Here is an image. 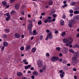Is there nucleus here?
<instances>
[{
  "label": "nucleus",
  "mask_w": 79,
  "mask_h": 79,
  "mask_svg": "<svg viewBox=\"0 0 79 79\" xmlns=\"http://www.w3.org/2000/svg\"><path fill=\"white\" fill-rule=\"evenodd\" d=\"M28 22L30 23L28 24V29L29 31H30V34L31 33V32H32V31L31 30V29L32 28V21L31 20H28Z\"/></svg>",
  "instance_id": "1"
},
{
  "label": "nucleus",
  "mask_w": 79,
  "mask_h": 79,
  "mask_svg": "<svg viewBox=\"0 0 79 79\" xmlns=\"http://www.w3.org/2000/svg\"><path fill=\"white\" fill-rule=\"evenodd\" d=\"M53 35H52V34L51 33H48L47 36L45 40H48V37L50 39H53Z\"/></svg>",
  "instance_id": "2"
},
{
  "label": "nucleus",
  "mask_w": 79,
  "mask_h": 79,
  "mask_svg": "<svg viewBox=\"0 0 79 79\" xmlns=\"http://www.w3.org/2000/svg\"><path fill=\"white\" fill-rule=\"evenodd\" d=\"M51 60L52 61H53V62H55V61L59 60V58L57 56H53L51 57Z\"/></svg>",
  "instance_id": "3"
},
{
  "label": "nucleus",
  "mask_w": 79,
  "mask_h": 79,
  "mask_svg": "<svg viewBox=\"0 0 79 79\" xmlns=\"http://www.w3.org/2000/svg\"><path fill=\"white\" fill-rule=\"evenodd\" d=\"M37 64L39 68H42V62L40 60H38L37 62Z\"/></svg>",
  "instance_id": "4"
},
{
  "label": "nucleus",
  "mask_w": 79,
  "mask_h": 79,
  "mask_svg": "<svg viewBox=\"0 0 79 79\" xmlns=\"http://www.w3.org/2000/svg\"><path fill=\"white\" fill-rule=\"evenodd\" d=\"M79 56V53L78 52H75L74 54L73 58H78Z\"/></svg>",
  "instance_id": "5"
},
{
  "label": "nucleus",
  "mask_w": 79,
  "mask_h": 79,
  "mask_svg": "<svg viewBox=\"0 0 79 79\" xmlns=\"http://www.w3.org/2000/svg\"><path fill=\"white\" fill-rule=\"evenodd\" d=\"M31 47L30 45H28L26 46L25 48V50L26 51H29V50H31Z\"/></svg>",
  "instance_id": "6"
},
{
  "label": "nucleus",
  "mask_w": 79,
  "mask_h": 79,
  "mask_svg": "<svg viewBox=\"0 0 79 79\" xmlns=\"http://www.w3.org/2000/svg\"><path fill=\"white\" fill-rule=\"evenodd\" d=\"M73 19H75L76 21L77 20H79V15H75L73 16Z\"/></svg>",
  "instance_id": "7"
},
{
  "label": "nucleus",
  "mask_w": 79,
  "mask_h": 79,
  "mask_svg": "<svg viewBox=\"0 0 79 79\" xmlns=\"http://www.w3.org/2000/svg\"><path fill=\"white\" fill-rule=\"evenodd\" d=\"M15 37L16 38H17V39H19L21 37L20 36V35H19L18 33H15Z\"/></svg>",
  "instance_id": "8"
},
{
  "label": "nucleus",
  "mask_w": 79,
  "mask_h": 79,
  "mask_svg": "<svg viewBox=\"0 0 79 79\" xmlns=\"http://www.w3.org/2000/svg\"><path fill=\"white\" fill-rule=\"evenodd\" d=\"M4 47H7L8 45V43L7 42H4L3 43Z\"/></svg>",
  "instance_id": "9"
},
{
  "label": "nucleus",
  "mask_w": 79,
  "mask_h": 79,
  "mask_svg": "<svg viewBox=\"0 0 79 79\" xmlns=\"http://www.w3.org/2000/svg\"><path fill=\"white\" fill-rule=\"evenodd\" d=\"M60 24L61 26H63L64 24V22L62 20H61L60 21Z\"/></svg>",
  "instance_id": "10"
},
{
  "label": "nucleus",
  "mask_w": 79,
  "mask_h": 79,
  "mask_svg": "<svg viewBox=\"0 0 79 79\" xmlns=\"http://www.w3.org/2000/svg\"><path fill=\"white\" fill-rule=\"evenodd\" d=\"M52 19H47L44 21V23H47V22H48L49 23H51L52 22Z\"/></svg>",
  "instance_id": "11"
},
{
  "label": "nucleus",
  "mask_w": 79,
  "mask_h": 79,
  "mask_svg": "<svg viewBox=\"0 0 79 79\" xmlns=\"http://www.w3.org/2000/svg\"><path fill=\"white\" fill-rule=\"evenodd\" d=\"M70 22L72 24H74L76 23V20L75 19H73L71 20L70 21Z\"/></svg>",
  "instance_id": "12"
},
{
  "label": "nucleus",
  "mask_w": 79,
  "mask_h": 79,
  "mask_svg": "<svg viewBox=\"0 0 79 79\" xmlns=\"http://www.w3.org/2000/svg\"><path fill=\"white\" fill-rule=\"evenodd\" d=\"M33 73L34 76H38L39 75V73L36 71L33 72Z\"/></svg>",
  "instance_id": "13"
},
{
  "label": "nucleus",
  "mask_w": 79,
  "mask_h": 79,
  "mask_svg": "<svg viewBox=\"0 0 79 79\" xmlns=\"http://www.w3.org/2000/svg\"><path fill=\"white\" fill-rule=\"evenodd\" d=\"M63 41L64 43H65V44H67L68 42H69V41L68 40L66 39H64L63 40Z\"/></svg>",
  "instance_id": "14"
},
{
  "label": "nucleus",
  "mask_w": 79,
  "mask_h": 79,
  "mask_svg": "<svg viewBox=\"0 0 79 79\" xmlns=\"http://www.w3.org/2000/svg\"><path fill=\"white\" fill-rule=\"evenodd\" d=\"M17 74L18 76H19L20 77H21L23 76V73L21 72H18L17 73Z\"/></svg>",
  "instance_id": "15"
},
{
  "label": "nucleus",
  "mask_w": 79,
  "mask_h": 79,
  "mask_svg": "<svg viewBox=\"0 0 79 79\" xmlns=\"http://www.w3.org/2000/svg\"><path fill=\"white\" fill-rule=\"evenodd\" d=\"M76 58L74 57H72V61L74 63H76L77 62Z\"/></svg>",
  "instance_id": "16"
},
{
  "label": "nucleus",
  "mask_w": 79,
  "mask_h": 79,
  "mask_svg": "<svg viewBox=\"0 0 79 79\" xmlns=\"http://www.w3.org/2000/svg\"><path fill=\"white\" fill-rule=\"evenodd\" d=\"M35 51H36V48H34L31 50V52H32L33 53H35Z\"/></svg>",
  "instance_id": "17"
},
{
  "label": "nucleus",
  "mask_w": 79,
  "mask_h": 79,
  "mask_svg": "<svg viewBox=\"0 0 79 79\" xmlns=\"http://www.w3.org/2000/svg\"><path fill=\"white\" fill-rule=\"evenodd\" d=\"M15 8L16 9H19V4H17L15 6Z\"/></svg>",
  "instance_id": "18"
},
{
  "label": "nucleus",
  "mask_w": 79,
  "mask_h": 79,
  "mask_svg": "<svg viewBox=\"0 0 79 79\" xmlns=\"http://www.w3.org/2000/svg\"><path fill=\"white\" fill-rule=\"evenodd\" d=\"M63 74H65V73H64V72H63V73H61L60 74V76L61 78H63V77H64V75Z\"/></svg>",
  "instance_id": "19"
},
{
  "label": "nucleus",
  "mask_w": 79,
  "mask_h": 79,
  "mask_svg": "<svg viewBox=\"0 0 79 79\" xmlns=\"http://www.w3.org/2000/svg\"><path fill=\"white\" fill-rule=\"evenodd\" d=\"M55 11L54 10H52L51 12L50 13L49 15H50V16H51V15H52V14H53V13H54L55 12Z\"/></svg>",
  "instance_id": "20"
},
{
  "label": "nucleus",
  "mask_w": 79,
  "mask_h": 79,
  "mask_svg": "<svg viewBox=\"0 0 79 79\" xmlns=\"http://www.w3.org/2000/svg\"><path fill=\"white\" fill-rule=\"evenodd\" d=\"M71 44H72V42L70 41L69 43L66 44H65V45L66 46H69V45H71Z\"/></svg>",
  "instance_id": "21"
},
{
  "label": "nucleus",
  "mask_w": 79,
  "mask_h": 79,
  "mask_svg": "<svg viewBox=\"0 0 79 79\" xmlns=\"http://www.w3.org/2000/svg\"><path fill=\"white\" fill-rule=\"evenodd\" d=\"M56 50H57V51H61V48L60 47H56Z\"/></svg>",
  "instance_id": "22"
},
{
  "label": "nucleus",
  "mask_w": 79,
  "mask_h": 79,
  "mask_svg": "<svg viewBox=\"0 0 79 79\" xmlns=\"http://www.w3.org/2000/svg\"><path fill=\"white\" fill-rule=\"evenodd\" d=\"M5 32L6 33H9L10 32V30L6 29L5 30Z\"/></svg>",
  "instance_id": "23"
},
{
  "label": "nucleus",
  "mask_w": 79,
  "mask_h": 79,
  "mask_svg": "<svg viewBox=\"0 0 79 79\" xmlns=\"http://www.w3.org/2000/svg\"><path fill=\"white\" fill-rule=\"evenodd\" d=\"M73 48H76V47L79 48V45H77V44H75L74 46H73Z\"/></svg>",
  "instance_id": "24"
},
{
  "label": "nucleus",
  "mask_w": 79,
  "mask_h": 79,
  "mask_svg": "<svg viewBox=\"0 0 79 79\" xmlns=\"http://www.w3.org/2000/svg\"><path fill=\"white\" fill-rule=\"evenodd\" d=\"M2 5L4 6H6L7 5L6 2L5 1H3L2 2Z\"/></svg>",
  "instance_id": "25"
},
{
  "label": "nucleus",
  "mask_w": 79,
  "mask_h": 79,
  "mask_svg": "<svg viewBox=\"0 0 79 79\" xmlns=\"http://www.w3.org/2000/svg\"><path fill=\"white\" fill-rule=\"evenodd\" d=\"M68 26L69 27H73V24H72V23H70L68 24Z\"/></svg>",
  "instance_id": "26"
},
{
  "label": "nucleus",
  "mask_w": 79,
  "mask_h": 79,
  "mask_svg": "<svg viewBox=\"0 0 79 79\" xmlns=\"http://www.w3.org/2000/svg\"><path fill=\"white\" fill-rule=\"evenodd\" d=\"M74 13L75 15H77V14H79V12L78 11L76 10L74 12Z\"/></svg>",
  "instance_id": "27"
},
{
  "label": "nucleus",
  "mask_w": 79,
  "mask_h": 79,
  "mask_svg": "<svg viewBox=\"0 0 79 79\" xmlns=\"http://www.w3.org/2000/svg\"><path fill=\"white\" fill-rule=\"evenodd\" d=\"M33 35H37V33L36 32V30H35L33 31Z\"/></svg>",
  "instance_id": "28"
},
{
  "label": "nucleus",
  "mask_w": 79,
  "mask_h": 79,
  "mask_svg": "<svg viewBox=\"0 0 79 79\" xmlns=\"http://www.w3.org/2000/svg\"><path fill=\"white\" fill-rule=\"evenodd\" d=\"M53 4V2L52 1H50L49 4V5H52Z\"/></svg>",
  "instance_id": "29"
},
{
  "label": "nucleus",
  "mask_w": 79,
  "mask_h": 79,
  "mask_svg": "<svg viewBox=\"0 0 79 79\" xmlns=\"http://www.w3.org/2000/svg\"><path fill=\"white\" fill-rule=\"evenodd\" d=\"M53 17L54 18H56V16H57V15L54 14L52 15Z\"/></svg>",
  "instance_id": "30"
},
{
  "label": "nucleus",
  "mask_w": 79,
  "mask_h": 79,
  "mask_svg": "<svg viewBox=\"0 0 79 79\" xmlns=\"http://www.w3.org/2000/svg\"><path fill=\"white\" fill-rule=\"evenodd\" d=\"M24 48L23 46H22L20 48V50H22V51H23L24 50Z\"/></svg>",
  "instance_id": "31"
},
{
  "label": "nucleus",
  "mask_w": 79,
  "mask_h": 79,
  "mask_svg": "<svg viewBox=\"0 0 79 79\" xmlns=\"http://www.w3.org/2000/svg\"><path fill=\"white\" fill-rule=\"evenodd\" d=\"M63 63L65 64L66 63H67V60H64L63 61Z\"/></svg>",
  "instance_id": "32"
},
{
  "label": "nucleus",
  "mask_w": 79,
  "mask_h": 79,
  "mask_svg": "<svg viewBox=\"0 0 79 79\" xmlns=\"http://www.w3.org/2000/svg\"><path fill=\"white\" fill-rule=\"evenodd\" d=\"M2 38L5 39V38L6 37V36L5 35H3L2 36Z\"/></svg>",
  "instance_id": "33"
},
{
  "label": "nucleus",
  "mask_w": 79,
  "mask_h": 79,
  "mask_svg": "<svg viewBox=\"0 0 79 79\" xmlns=\"http://www.w3.org/2000/svg\"><path fill=\"white\" fill-rule=\"evenodd\" d=\"M43 69V70H44V71H45V70H46V69H47L46 66H44Z\"/></svg>",
  "instance_id": "34"
},
{
  "label": "nucleus",
  "mask_w": 79,
  "mask_h": 79,
  "mask_svg": "<svg viewBox=\"0 0 79 79\" xmlns=\"http://www.w3.org/2000/svg\"><path fill=\"white\" fill-rule=\"evenodd\" d=\"M68 6V5H67V4H64V5L62 6V7H63V8H64V7H66V6Z\"/></svg>",
  "instance_id": "35"
},
{
  "label": "nucleus",
  "mask_w": 79,
  "mask_h": 79,
  "mask_svg": "<svg viewBox=\"0 0 79 79\" xmlns=\"http://www.w3.org/2000/svg\"><path fill=\"white\" fill-rule=\"evenodd\" d=\"M69 52H71V53H74V51L72 49H70Z\"/></svg>",
  "instance_id": "36"
},
{
  "label": "nucleus",
  "mask_w": 79,
  "mask_h": 79,
  "mask_svg": "<svg viewBox=\"0 0 79 79\" xmlns=\"http://www.w3.org/2000/svg\"><path fill=\"white\" fill-rule=\"evenodd\" d=\"M75 4H76V2H72L71 3V5L72 6H73V5H75Z\"/></svg>",
  "instance_id": "37"
},
{
  "label": "nucleus",
  "mask_w": 79,
  "mask_h": 79,
  "mask_svg": "<svg viewBox=\"0 0 79 79\" xmlns=\"http://www.w3.org/2000/svg\"><path fill=\"white\" fill-rule=\"evenodd\" d=\"M38 23L39 25H40L42 24V21L41 20L39 21Z\"/></svg>",
  "instance_id": "38"
},
{
  "label": "nucleus",
  "mask_w": 79,
  "mask_h": 79,
  "mask_svg": "<svg viewBox=\"0 0 79 79\" xmlns=\"http://www.w3.org/2000/svg\"><path fill=\"white\" fill-rule=\"evenodd\" d=\"M15 13H16V12L15 11H12L10 13L11 15H13V14Z\"/></svg>",
  "instance_id": "39"
},
{
  "label": "nucleus",
  "mask_w": 79,
  "mask_h": 79,
  "mask_svg": "<svg viewBox=\"0 0 79 79\" xmlns=\"http://www.w3.org/2000/svg\"><path fill=\"white\" fill-rule=\"evenodd\" d=\"M6 15L7 16H8V17H10V14H9V13H6Z\"/></svg>",
  "instance_id": "40"
},
{
  "label": "nucleus",
  "mask_w": 79,
  "mask_h": 79,
  "mask_svg": "<svg viewBox=\"0 0 79 79\" xmlns=\"http://www.w3.org/2000/svg\"><path fill=\"white\" fill-rule=\"evenodd\" d=\"M65 34V33L64 32H63L62 34L61 35L62 36H64Z\"/></svg>",
  "instance_id": "41"
},
{
  "label": "nucleus",
  "mask_w": 79,
  "mask_h": 79,
  "mask_svg": "<svg viewBox=\"0 0 79 79\" xmlns=\"http://www.w3.org/2000/svg\"><path fill=\"white\" fill-rule=\"evenodd\" d=\"M10 17H6V19L7 21H9V20L10 19Z\"/></svg>",
  "instance_id": "42"
},
{
  "label": "nucleus",
  "mask_w": 79,
  "mask_h": 79,
  "mask_svg": "<svg viewBox=\"0 0 79 79\" xmlns=\"http://www.w3.org/2000/svg\"><path fill=\"white\" fill-rule=\"evenodd\" d=\"M69 11L70 13H73V10H70Z\"/></svg>",
  "instance_id": "43"
},
{
  "label": "nucleus",
  "mask_w": 79,
  "mask_h": 79,
  "mask_svg": "<svg viewBox=\"0 0 79 79\" xmlns=\"http://www.w3.org/2000/svg\"><path fill=\"white\" fill-rule=\"evenodd\" d=\"M43 35H41L40 36V40H42V39H43Z\"/></svg>",
  "instance_id": "44"
},
{
  "label": "nucleus",
  "mask_w": 79,
  "mask_h": 79,
  "mask_svg": "<svg viewBox=\"0 0 79 79\" xmlns=\"http://www.w3.org/2000/svg\"><path fill=\"white\" fill-rule=\"evenodd\" d=\"M22 79H27V78L26 77H22Z\"/></svg>",
  "instance_id": "45"
},
{
  "label": "nucleus",
  "mask_w": 79,
  "mask_h": 79,
  "mask_svg": "<svg viewBox=\"0 0 79 79\" xmlns=\"http://www.w3.org/2000/svg\"><path fill=\"white\" fill-rule=\"evenodd\" d=\"M4 48H5V47H4V46H3L1 50H2V51H3V50H4Z\"/></svg>",
  "instance_id": "46"
},
{
  "label": "nucleus",
  "mask_w": 79,
  "mask_h": 79,
  "mask_svg": "<svg viewBox=\"0 0 79 79\" xmlns=\"http://www.w3.org/2000/svg\"><path fill=\"white\" fill-rule=\"evenodd\" d=\"M31 78L32 79H34V78H35V77L34 75H32L31 76Z\"/></svg>",
  "instance_id": "47"
},
{
  "label": "nucleus",
  "mask_w": 79,
  "mask_h": 79,
  "mask_svg": "<svg viewBox=\"0 0 79 79\" xmlns=\"http://www.w3.org/2000/svg\"><path fill=\"white\" fill-rule=\"evenodd\" d=\"M21 15H24V11H23L21 12Z\"/></svg>",
  "instance_id": "48"
},
{
  "label": "nucleus",
  "mask_w": 79,
  "mask_h": 79,
  "mask_svg": "<svg viewBox=\"0 0 79 79\" xmlns=\"http://www.w3.org/2000/svg\"><path fill=\"white\" fill-rule=\"evenodd\" d=\"M40 72L41 73H43V69H41L40 70Z\"/></svg>",
  "instance_id": "49"
},
{
  "label": "nucleus",
  "mask_w": 79,
  "mask_h": 79,
  "mask_svg": "<svg viewBox=\"0 0 79 79\" xmlns=\"http://www.w3.org/2000/svg\"><path fill=\"white\" fill-rule=\"evenodd\" d=\"M55 34H58V31L56 30L55 31Z\"/></svg>",
  "instance_id": "50"
},
{
  "label": "nucleus",
  "mask_w": 79,
  "mask_h": 79,
  "mask_svg": "<svg viewBox=\"0 0 79 79\" xmlns=\"http://www.w3.org/2000/svg\"><path fill=\"white\" fill-rule=\"evenodd\" d=\"M15 0H10V3H13L14 2H15Z\"/></svg>",
  "instance_id": "51"
},
{
  "label": "nucleus",
  "mask_w": 79,
  "mask_h": 79,
  "mask_svg": "<svg viewBox=\"0 0 79 79\" xmlns=\"http://www.w3.org/2000/svg\"><path fill=\"white\" fill-rule=\"evenodd\" d=\"M45 13L44 12L42 13L41 14V15H42V16H44V15H45Z\"/></svg>",
  "instance_id": "52"
},
{
  "label": "nucleus",
  "mask_w": 79,
  "mask_h": 79,
  "mask_svg": "<svg viewBox=\"0 0 79 79\" xmlns=\"http://www.w3.org/2000/svg\"><path fill=\"white\" fill-rule=\"evenodd\" d=\"M19 19H20V20H23V17H20L19 18Z\"/></svg>",
  "instance_id": "53"
},
{
  "label": "nucleus",
  "mask_w": 79,
  "mask_h": 79,
  "mask_svg": "<svg viewBox=\"0 0 79 79\" xmlns=\"http://www.w3.org/2000/svg\"><path fill=\"white\" fill-rule=\"evenodd\" d=\"M69 16H70V17H71L73 16V14H70L69 15Z\"/></svg>",
  "instance_id": "54"
},
{
  "label": "nucleus",
  "mask_w": 79,
  "mask_h": 79,
  "mask_svg": "<svg viewBox=\"0 0 79 79\" xmlns=\"http://www.w3.org/2000/svg\"><path fill=\"white\" fill-rule=\"evenodd\" d=\"M46 56H49V53H47L46 54Z\"/></svg>",
  "instance_id": "55"
},
{
  "label": "nucleus",
  "mask_w": 79,
  "mask_h": 79,
  "mask_svg": "<svg viewBox=\"0 0 79 79\" xmlns=\"http://www.w3.org/2000/svg\"><path fill=\"white\" fill-rule=\"evenodd\" d=\"M59 73H63V70H61L59 71Z\"/></svg>",
  "instance_id": "56"
},
{
  "label": "nucleus",
  "mask_w": 79,
  "mask_h": 79,
  "mask_svg": "<svg viewBox=\"0 0 79 79\" xmlns=\"http://www.w3.org/2000/svg\"><path fill=\"white\" fill-rule=\"evenodd\" d=\"M46 32H47V33L49 32H50V30H46Z\"/></svg>",
  "instance_id": "57"
},
{
  "label": "nucleus",
  "mask_w": 79,
  "mask_h": 79,
  "mask_svg": "<svg viewBox=\"0 0 79 79\" xmlns=\"http://www.w3.org/2000/svg\"><path fill=\"white\" fill-rule=\"evenodd\" d=\"M73 71H76V69L75 68H73Z\"/></svg>",
  "instance_id": "58"
},
{
  "label": "nucleus",
  "mask_w": 79,
  "mask_h": 79,
  "mask_svg": "<svg viewBox=\"0 0 79 79\" xmlns=\"http://www.w3.org/2000/svg\"><path fill=\"white\" fill-rule=\"evenodd\" d=\"M51 18H52V17H48V19H51Z\"/></svg>",
  "instance_id": "59"
},
{
  "label": "nucleus",
  "mask_w": 79,
  "mask_h": 79,
  "mask_svg": "<svg viewBox=\"0 0 79 79\" xmlns=\"http://www.w3.org/2000/svg\"><path fill=\"white\" fill-rule=\"evenodd\" d=\"M60 56H62V55H63V54H62V53H60L59 55Z\"/></svg>",
  "instance_id": "60"
},
{
  "label": "nucleus",
  "mask_w": 79,
  "mask_h": 79,
  "mask_svg": "<svg viewBox=\"0 0 79 79\" xmlns=\"http://www.w3.org/2000/svg\"><path fill=\"white\" fill-rule=\"evenodd\" d=\"M38 2H43V1L42 0H38Z\"/></svg>",
  "instance_id": "61"
},
{
  "label": "nucleus",
  "mask_w": 79,
  "mask_h": 79,
  "mask_svg": "<svg viewBox=\"0 0 79 79\" xmlns=\"http://www.w3.org/2000/svg\"><path fill=\"white\" fill-rule=\"evenodd\" d=\"M25 69H28V68H28V66H26L25 67Z\"/></svg>",
  "instance_id": "62"
},
{
  "label": "nucleus",
  "mask_w": 79,
  "mask_h": 79,
  "mask_svg": "<svg viewBox=\"0 0 79 79\" xmlns=\"http://www.w3.org/2000/svg\"><path fill=\"white\" fill-rule=\"evenodd\" d=\"M74 78L75 79H77V77L76 76H74Z\"/></svg>",
  "instance_id": "63"
},
{
  "label": "nucleus",
  "mask_w": 79,
  "mask_h": 79,
  "mask_svg": "<svg viewBox=\"0 0 79 79\" xmlns=\"http://www.w3.org/2000/svg\"><path fill=\"white\" fill-rule=\"evenodd\" d=\"M79 36V33H78L77 35V37H78Z\"/></svg>",
  "instance_id": "64"
}]
</instances>
